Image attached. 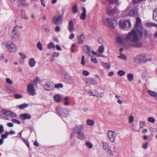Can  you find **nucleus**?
I'll list each match as a JSON object with an SVG mask.
<instances>
[{"mask_svg": "<svg viewBox=\"0 0 157 157\" xmlns=\"http://www.w3.org/2000/svg\"><path fill=\"white\" fill-rule=\"evenodd\" d=\"M134 29L136 30V32L140 37L144 38L146 37L147 35V32L142 27L141 24V19L138 17L136 19Z\"/></svg>", "mask_w": 157, "mask_h": 157, "instance_id": "nucleus-1", "label": "nucleus"}, {"mask_svg": "<svg viewBox=\"0 0 157 157\" xmlns=\"http://www.w3.org/2000/svg\"><path fill=\"white\" fill-rule=\"evenodd\" d=\"M2 46L6 52L10 53L15 52L17 51L16 46L11 41L3 42L2 44Z\"/></svg>", "mask_w": 157, "mask_h": 157, "instance_id": "nucleus-2", "label": "nucleus"}, {"mask_svg": "<svg viewBox=\"0 0 157 157\" xmlns=\"http://www.w3.org/2000/svg\"><path fill=\"white\" fill-rule=\"evenodd\" d=\"M151 59V56L149 55L141 54L136 56L134 58V61L137 63H145Z\"/></svg>", "mask_w": 157, "mask_h": 157, "instance_id": "nucleus-3", "label": "nucleus"}, {"mask_svg": "<svg viewBox=\"0 0 157 157\" xmlns=\"http://www.w3.org/2000/svg\"><path fill=\"white\" fill-rule=\"evenodd\" d=\"M119 25L121 28L125 30L130 29L132 26L130 21L129 20H127L124 21L120 20L119 21Z\"/></svg>", "mask_w": 157, "mask_h": 157, "instance_id": "nucleus-4", "label": "nucleus"}, {"mask_svg": "<svg viewBox=\"0 0 157 157\" xmlns=\"http://www.w3.org/2000/svg\"><path fill=\"white\" fill-rule=\"evenodd\" d=\"M125 39L130 43L136 40H137L138 37L135 31L133 29H132L131 32L127 36Z\"/></svg>", "mask_w": 157, "mask_h": 157, "instance_id": "nucleus-5", "label": "nucleus"}, {"mask_svg": "<svg viewBox=\"0 0 157 157\" xmlns=\"http://www.w3.org/2000/svg\"><path fill=\"white\" fill-rule=\"evenodd\" d=\"M11 38L13 41H17L19 39L18 27L17 26H15L13 29L11 33Z\"/></svg>", "mask_w": 157, "mask_h": 157, "instance_id": "nucleus-6", "label": "nucleus"}, {"mask_svg": "<svg viewBox=\"0 0 157 157\" xmlns=\"http://www.w3.org/2000/svg\"><path fill=\"white\" fill-rule=\"evenodd\" d=\"M44 89L47 91H50L53 89L54 87L59 88V84H55L52 82H48L44 86Z\"/></svg>", "mask_w": 157, "mask_h": 157, "instance_id": "nucleus-7", "label": "nucleus"}, {"mask_svg": "<svg viewBox=\"0 0 157 157\" xmlns=\"http://www.w3.org/2000/svg\"><path fill=\"white\" fill-rule=\"evenodd\" d=\"M107 136L110 141L111 142H113L115 140L117 134L116 132L109 130L107 132Z\"/></svg>", "mask_w": 157, "mask_h": 157, "instance_id": "nucleus-8", "label": "nucleus"}, {"mask_svg": "<svg viewBox=\"0 0 157 157\" xmlns=\"http://www.w3.org/2000/svg\"><path fill=\"white\" fill-rule=\"evenodd\" d=\"M142 44L138 40H135L132 42L128 45L127 47V48H128L129 47H133L136 48H139L142 47Z\"/></svg>", "mask_w": 157, "mask_h": 157, "instance_id": "nucleus-9", "label": "nucleus"}, {"mask_svg": "<svg viewBox=\"0 0 157 157\" xmlns=\"http://www.w3.org/2000/svg\"><path fill=\"white\" fill-rule=\"evenodd\" d=\"M83 51L86 54L89 56H91V53H92V55H94L96 54V52L91 50V48L87 45H85L83 46Z\"/></svg>", "mask_w": 157, "mask_h": 157, "instance_id": "nucleus-10", "label": "nucleus"}, {"mask_svg": "<svg viewBox=\"0 0 157 157\" xmlns=\"http://www.w3.org/2000/svg\"><path fill=\"white\" fill-rule=\"evenodd\" d=\"M106 21L109 26L113 29L115 28L117 25L116 21L115 19L112 18H107Z\"/></svg>", "mask_w": 157, "mask_h": 157, "instance_id": "nucleus-11", "label": "nucleus"}, {"mask_svg": "<svg viewBox=\"0 0 157 157\" xmlns=\"http://www.w3.org/2000/svg\"><path fill=\"white\" fill-rule=\"evenodd\" d=\"M84 81L86 84L90 85H95L98 84V82L96 81V79L93 78L85 79Z\"/></svg>", "mask_w": 157, "mask_h": 157, "instance_id": "nucleus-12", "label": "nucleus"}, {"mask_svg": "<svg viewBox=\"0 0 157 157\" xmlns=\"http://www.w3.org/2000/svg\"><path fill=\"white\" fill-rule=\"evenodd\" d=\"M27 90L28 93L30 95L33 96L36 94V92L34 88L33 84H29L27 87Z\"/></svg>", "mask_w": 157, "mask_h": 157, "instance_id": "nucleus-13", "label": "nucleus"}, {"mask_svg": "<svg viewBox=\"0 0 157 157\" xmlns=\"http://www.w3.org/2000/svg\"><path fill=\"white\" fill-rule=\"evenodd\" d=\"M2 113L6 116L10 117H16V114L14 113L11 112L10 111H6L3 109L2 111Z\"/></svg>", "mask_w": 157, "mask_h": 157, "instance_id": "nucleus-14", "label": "nucleus"}, {"mask_svg": "<svg viewBox=\"0 0 157 157\" xmlns=\"http://www.w3.org/2000/svg\"><path fill=\"white\" fill-rule=\"evenodd\" d=\"M117 12L118 10L116 7H115L114 9H113L112 8L110 7H109L107 8V13L110 15H113L114 13H117Z\"/></svg>", "mask_w": 157, "mask_h": 157, "instance_id": "nucleus-15", "label": "nucleus"}, {"mask_svg": "<svg viewBox=\"0 0 157 157\" xmlns=\"http://www.w3.org/2000/svg\"><path fill=\"white\" fill-rule=\"evenodd\" d=\"M59 115L63 117H67L69 115V112L66 109H61L59 110Z\"/></svg>", "mask_w": 157, "mask_h": 157, "instance_id": "nucleus-16", "label": "nucleus"}, {"mask_svg": "<svg viewBox=\"0 0 157 157\" xmlns=\"http://www.w3.org/2000/svg\"><path fill=\"white\" fill-rule=\"evenodd\" d=\"M83 127L82 126H78L75 127L73 129L74 133L75 134L77 135L78 133L82 132Z\"/></svg>", "mask_w": 157, "mask_h": 157, "instance_id": "nucleus-17", "label": "nucleus"}, {"mask_svg": "<svg viewBox=\"0 0 157 157\" xmlns=\"http://www.w3.org/2000/svg\"><path fill=\"white\" fill-rule=\"evenodd\" d=\"M125 16H133L136 14V11L135 10L132 9L130 11H128L126 10L124 12Z\"/></svg>", "mask_w": 157, "mask_h": 157, "instance_id": "nucleus-18", "label": "nucleus"}, {"mask_svg": "<svg viewBox=\"0 0 157 157\" xmlns=\"http://www.w3.org/2000/svg\"><path fill=\"white\" fill-rule=\"evenodd\" d=\"M85 37L83 33H82L78 36V42L79 44H81L83 43L84 40H85Z\"/></svg>", "mask_w": 157, "mask_h": 157, "instance_id": "nucleus-19", "label": "nucleus"}, {"mask_svg": "<svg viewBox=\"0 0 157 157\" xmlns=\"http://www.w3.org/2000/svg\"><path fill=\"white\" fill-rule=\"evenodd\" d=\"M64 79L65 81L68 83L72 84L74 83L73 79L69 75H65L64 76Z\"/></svg>", "mask_w": 157, "mask_h": 157, "instance_id": "nucleus-20", "label": "nucleus"}, {"mask_svg": "<svg viewBox=\"0 0 157 157\" xmlns=\"http://www.w3.org/2000/svg\"><path fill=\"white\" fill-rule=\"evenodd\" d=\"M68 29L70 32H72L74 30V24L72 21L71 20L69 21Z\"/></svg>", "mask_w": 157, "mask_h": 157, "instance_id": "nucleus-21", "label": "nucleus"}, {"mask_svg": "<svg viewBox=\"0 0 157 157\" xmlns=\"http://www.w3.org/2000/svg\"><path fill=\"white\" fill-rule=\"evenodd\" d=\"M20 117L22 120L29 119L31 118V116L28 113L21 114L20 115Z\"/></svg>", "mask_w": 157, "mask_h": 157, "instance_id": "nucleus-22", "label": "nucleus"}, {"mask_svg": "<svg viewBox=\"0 0 157 157\" xmlns=\"http://www.w3.org/2000/svg\"><path fill=\"white\" fill-rule=\"evenodd\" d=\"M82 13H81L80 17V19L82 20H84L86 17V10L85 7H82Z\"/></svg>", "mask_w": 157, "mask_h": 157, "instance_id": "nucleus-23", "label": "nucleus"}, {"mask_svg": "<svg viewBox=\"0 0 157 157\" xmlns=\"http://www.w3.org/2000/svg\"><path fill=\"white\" fill-rule=\"evenodd\" d=\"M36 63V62L33 58H31L29 59V64L31 67H34Z\"/></svg>", "mask_w": 157, "mask_h": 157, "instance_id": "nucleus-24", "label": "nucleus"}, {"mask_svg": "<svg viewBox=\"0 0 157 157\" xmlns=\"http://www.w3.org/2000/svg\"><path fill=\"white\" fill-rule=\"evenodd\" d=\"M77 135V137L80 140H83L85 138V135L82 131Z\"/></svg>", "mask_w": 157, "mask_h": 157, "instance_id": "nucleus-25", "label": "nucleus"}, {"mask_svg": "<svg viewBox=\"0 0 157 157\" xmlns=\"http://www.w3.org/2000/svg\"><path fill=\"white\" fill-rule=\"evenodd\" d=\"M59 23V16H56L52 19V23L57 25Z\"/></svg>", "mask_w": 157, "mask_h": 157, "instance_id": "nucleus-26", "label": "nucleus"}, {"mask_svg": "<svg viewBox=\"0 0 157 157\" xmlns=\"http://www.w3.org/2000/svg\"><path fill=\"white\" fill-rule=\"evenodd\" d=\"M102 66L105 69H109L110 68V65L109 63H105L103 62H101Z\"/></svg>", "mask_w": 157, "mask_h": 157, "instance_id": "nucleus-27", "label": "nucleus"}, {"mask_svg": "<svg viewBox=\"0 0 157 157\" xmlns=\"http://www.w3.org/2000/svg\"><path fill=\"white\" fill-rule=\"evenodd\" d=\"M116 41L117 43L121 45H123L124 44L122 39L120 37H118L117 38Z\"/></svg>", "mask_w": 157, "mask_h": 157, "instance_id": "nucleus-28", "label": "nucleus"}, {"mask_svg": "<svg viewBox=\"0 0 157 157\" xmlns=\"http://www.w3.org/2000/svg\"><path fill=\"white\" fill-rule=\"evenodd\" d=\"M43 29L45 32L48 33L50 32V30L48 25L46 24H44L43 25Z\"/></svg>", "mask_w": 157, "mask_h": 157, "instance_id": "nucleus-29", "label": "nucleus"}, {"mask_svg": "<svg viewBox=\"0 0 157 157\" xmlns=\"http://www.w3.org/2000/svg\"><path fill=\"white\" fill-rule=\"evenodd\" d=\"M148 93L151 96L157 98V93L150 90L147 91Z\"/></svg>", "mask_w": 157, "mask_h": 157, "instance_id": "nucleus-30", "label": "nucleus"}, {"mask_svg": "<svg viewBox=\"0 0 157 157\" xmlns=\"http://www.w3.org/2000/svg\"><path fill=\"white\" fill-rule=\"evenodd\" d=\"M16 0H11V2H13ZM18 2L20 3L21 4H22L23 5L25 6H27L28 5V4L26 3L25 0H17Z\"/></svg>", "mask_w": 157, "mask_h": 157, "instance_id": "nucleus-31", "label": "nucleus"}, {"mask_svg": "<svg viewBox=\"0 0 157 157\" xmlns=\"http://www.w3.org/2000/svg\"><path fill=\"white\" fill-rule=\"evenodd\" d=\"M133 75L132 73H130L127 75V79L129 82L132 81L133 80Z\"/></svg>", "mask_w": 157, "mask_h": 157, "instance_id": "nucleus-32", "label": "nucleus"}, {"mask_svg": "<svg viewBox=\"0 0 157 157\" xmlns=\"http://www.w3.org/2000/svg\"><path fill=\"white\" fill-rule=\"evenodd\" d=\"M153 18L155 21H157V8L153 12Z\"/></svg>", "mask_w": 157, "mask_h": 157, "instance_id": "nucleus-33", "label": "nucleus"}, {"mask_svg": "<svg viewBox=\"0 0 157 157\" xmlns=\"http://www.w3.org/2000/svg\"><path fill=\"white\" fill-rule=\"evenodd\" d=\"M69 98L68 97H66L64 98V102H63V104L64 105L68 106L69 105V103L68 101Z\"/></svg>", "mask_w": 157, "mask_h": 157, "instance_id": "nucleus-34", "label": "nucleus"}, {"mask_svg": "<svg viewBox=\"0 0 157 157\" xmlns=\"http://www.w3.org/2000/svg\"><path fill=\"white\" fill-rule=\"evenodd\" d=\"M86 123L88 125L92 126L94 124V121L90 119H88L86 121Z\"/></svg>", "mask_w": 157, "mask_h": 157, "instance_id": "nucleus-35", "label": "nucleus"}, {"mask_svg": "<svg viewBox=\"0 0 157 157\" xmlns=\"http://www.w3.org/2000/svg\"><path fill=\"white\" fill-rule=\"evenodd\" d=\"M86 145L89 149H91L93 147V145L92 144L88 141L86 142Z\"/></svg>", "mask_w": 157, "mask_h": 157, "instance_id": "nucleus-36", "label": "nucleus"}, {"mask_svg": "<svg viewBox=\"0 0 157 157\" xmlns=\"http://www.w3.org/2000/svg\"><path fill=\"white\" fill-rule=\"evenodd\" d=\"M105 150L108 154L110 155H113V152L111 149L110 148V147L105 149Z\"/></svg>", "mask_w": 157, "mask_h": 157, "instance_id": "nucleus-37", "label": "nucleus"}, {"mask_svg": "<svg viewBox=\"0 0 157 157\" xmlns=\"http://www.w3.org/2000/svg\"><path fill=\"white\" fill-rule=\"evenodd\" d=\"M37 47L41 51L43 49V47L41 43L40 42H38L36 44Z\"/></svg>", "mask_w": 157, "mask_h": 157, "instance_id": "nucleus-38", "label": "nucleus"}, {"mask_svg": "<svg viewBox=\"0 0 157 157\" xmlns=\"http://www.w3.org/2000/svg\"><path fill=\"white\" fill-rule=\"evenodd\" d=\"M118 58H120L124 60H126L127 59L126 56L121 53L120 54V55L117 57Z\"/></svg>", "mask_w": 157, "mask_h": 157, "instance_id": "nucleus-39", "label": "nucleus"}, {"mask_svg": "<svg viewBox=\"0 0 157 157\" xmlns=\"http://www.w3.org/2000/svg\"><path fill=\"white\" fill-rule=\"evenodd\" d=\"M104 50V47L103 45H101L98 48V52L100 53H102Z\"/></svg>", "mask_w": 157, "mask_h": 157, "instance_id": "nucleus-40", "label": "nucleus"}, {"mask_svg": "<svg viewBox=\"0 0 157 157\" xmlns=\"http://www.w3.org/2000/svg\"><path fill=\"white\" fill-rule=\"evenodd\" d=\"M102 144L103 148L105 150L109 147L108 144L106 142H103L102 143Z\"/></svg>", "mask_w": 157, "mask_h": 157, "instance_id": "nucleus-41", "label": "nucleus"}, {"mask_svg": "<svg viewBox=\"0 0 157 157\" xmlns=\"http://www.w3.org/2000/svg\"><path fill=\"white\" fill-rule=\"evenodd\" d=\"M28 106V105L26 104H23L20 105L19 106V108L20 109H23L27 107Z\"/></svg>", "mask_w": 157, "mask_h": 157, "instance_id": "nucleus-42", "label": "nucleus"}, {"mask_svg": "<svg viewBox=\"0 0 157 157\" xmlns=\"http://www.w3.org/2000/svg\"><path fill=\"white\" fill-rule=\"evenodd\" d=\"M55 47L54 44L52 43H49L47 46V48H48L51 49L52 48H55Z\"/></svg>", "mask_w": 157, "mask_h": 157, "instance_id": "nucleus-43", "label": "nucleus"}, {"mask_svg": "<svg viewBox=\"0 0 157 157\" xmlns=\"http://www.w3.org/2000/svg\"><path fill=\"white\" fill-rule=\"evenodd\" d=\"M72 11L74 13H76L78 12V10L77 5H75L72 8Z\"/></svg>", "mask_w": 157, "mask_h": 157, "instance_id": "nucleus-44", "label": "nucleus"}, {"mask_svg": "<svg viewBox=\"0 0 157 157\" xmlns=\"http://www.w3.org/2000/svg\"><path fill=\"white\" fill-rule=\"evenodd\" d=\"M21 13L22 18L28 20V18L25 15V11L23 10H21Z\"/></svg>", "mask_w": 157, "mask_h": 157, "instance_id": "nucleus-45", "label": "nucleus"}, {"mask_svg": "<svg viewBox=\"0 0 157 157\" xmlns=\"http://www.w3.org/2000/svg\"><path fill=\"white\" fill-rule=\"evenodd\" d=\"M125 72L122 70L119 71L117 72V74L120 76H122L125 74Z\"/></svg>", "mask_w": 157, "mask_h": 157, "instance_id": "nucleus-46", "label": "nucleus"}, {"mask_svg": "<svg viewBox=\"0 0 157 157\" xmlns=\"http://www.w3.org/2000/svg\"><path fill=\"white\" fill-rule=\"evenodd\" d=\"M9 135V133L7 131H6L5 132V134H2L1 136V137H2V138L3 139H4L6 138L7 136Z\"/></svg>", "mask_w": 157, "mask_h": 157, "instance_id": "nucleus-47", "label": "nucleus"}, {"mask_svg": "<svg viewBox=\"0 0 157 157\" xmlns=\"http://www.w3.org/2000/svg\"><path fill=\"white\" fill-rule=\"evenodd\" d=\"M148 121L151 123H154L155 121V119L153 117H150L148 118Z\"/></svg>", "mask_w": 157, "mask_h": 157, "instance_id": "nucleus-48", "label": "nucleus"}, {"mask_svg": "<svg viewBox=\"0 0 157 157\" xmlns=\"http://www.w3.org/2000/svg\"><path fill=\"white\" fill-rule=\"evenodd\" d=\"M145 121H140L139 123L140 128H143L144 127V125L145 124Z\"/></svg>", "mask_w": 157, "mask_h": 157, "instance_id": "nucleus-49", "label": "nucleus"}, {"mask_svg": "<svg viewBox=\"0 0 157 157\" xmlns=\"http://www.w3.org/2000/svg\"><path fill=\"white\" fill-rule=\"evenodd\" d=\"M40 79L38 77H36L35 79L34 80V83L36 85L38 83H40Z\"/></svg>", "mask_w": 157, "mask_h": 157, "instance_id": "nucleus-50", "label": "nucleus"}, {"mask_svg": "<svg viewBox=\"0 0 157 157\" xmlns=\"http://www.w3.org/2000/svg\"><path fill=\"white\" fill-rule=\"evenodd\" d=\"M134 117L132 116H130L128 118V122L129 123H132L134 121Z\"/></svg>", "mask_w": 157, "mask_h": 157, "instance_id": "nucleus-51", "label": "nucleus"}, {"mask_svg": "<svg viewBox=\"0 0 157 157\" xmlns=\"http://www.w3.org/2000/svg\"><path fill=\"white\" fill-rule=\"evenodd\" d=\"M148 145V142H146L145 143L143 144L142 147L144 149H146L147 148Z\"/></svg>", "mask_w": 157, "mask_h": 157, "instance_id": "nucleus-52", "label": "nucleus"}, {"mask_svg": "<svg viewBox=\"0 0 157 157\" xmlns=\"http://www.w3.org/2000/svg\"><path fill=\"white\" fill-rule=\"evenodd\" d=\"M54 99L55 101L57 102H59V95L58 94H56L54 96Z\"/></svg>", "mask_w": 157, "mask_h": 157, "instance_id": "nucleus-53", "label": "nucleus"}, {"mask_svg": "<svg viewBox=\"0 0 157 157\" xmlns=\"http://www.w3.org/2000/svg\"><path fill=\"white\" fill-rule=\"evenodd\" d=\"M6 82L10 85H12L13 84V81L11 80L10 78H7L6 79Z\"/></svg>", "mask_w": 157, "mask_h": 157, "instance_id": "nucleus-54", "label": "nucleus"}, {"mask_svg": "<svg viewBox=\"0 0 157 157\" xmlns=\"http://www.w3.org/2000/svg\"><path fill=\"white\" fill-rule=\"evenodd\" d=\"M19 54L20 56L23 59H24L27 57L24 54L21 52L19 53Z\"/></svg>", "mask_w": 157, "mask_h": 157, "instance_id": "nucleus-55", "label": "nucleus"}, {"mask_svg": "<svg viewBox=\"0 0 157 157\" xmlns=\"http://www.w3.org/2000/svg\"><path fill=\"white\" fill-rule=\"evenodd\" d=\"M12 121L14 123H17L18 124H20L21 123V122L20 121L16 119H12Z\"/></svg>", "mask_w": 157, "mask_h": 157, "instance_id": "nucleus-56", "label": "nucleus"}, {"mask_svg": "<svg viewBox=\"0 0 157 157\" xmlns=\"http://www.w3.org/2000/svg\"><path fill=\"white\" fill-rule=\"evenodd\" d=\"M15 98L16 99H19L22 98V96L20 94H16L14 95Z\"/></svg>", "mask_w": 157, "mask_h": 157, "instance_id": "nucleus-57", "label": "nucleus"}, {"mask_svg": "<svg viewBox=\"0 0 157 157\" xmlns=\"http://www.w3.org/2000/svg\"><path fill=\"white\" fill-rule=\"evenodd\" d=\"M4 131V127L3 125L0 124V134L2 133Z\"/></svg>", "mask_w": 157, "mask_h": 157, "instance_id": "nucleus-58", "label": "nucleus"}, {"mask_svg": "<svg viewBox=\"0 0 157 157\" xmlns=\"http://www.w3.org/2000/svg\"><path fill=\"white\" fill-rule=\"evenodd\" d=\"M81 63L82 65H84L85 64V57L84 56H82V59Z\"/></svg>", "mask_w": 157, "mask_h": 157, "instance_id": "nucleus-59", "label": "nucleus"}, {"mask_svg": "<svg viewBox=\"0 0 157 157\" xmlns=\"http://www.w3.org/2000/svg\"><path fill=\"white\" fill-rule=\"evenodd\" d=\"M91 60L92 62L95 63H98V61L95 58H92Z\"/></svg>", "mask_w": 157, "mask_h": 157, "instance_id": "nucleus-60", "label": "nucleus"}, {"mask_svg": "<svg viewBox=\"0 0 157 157\" xmlns=\"http://www.w3.org/2000/svg\"><path fill=\"white\" fill-rule=\"evenodd\" d=\"M117 1V0H108L109 2L111 4L116 2Z\"/></svg>", "mask_w": 157, "mask_h": 157, "instance_id": "nucleus-61", "label": "nucleus"}, {"mask_svg": "<svg viewBox=\"0 0 157 157\" xmlns=\"http://www.w3.org/2000/svg\"><path fill=\"white\" fill-rule=\"evenodd\" d=\"M59 56V53L58 52H54L52 54V56L54 57H57Z\"/></svg>", "mask_w": 157, "mask_h": 157, "instance_id": "nucleus-62", "label": "nucleus"}, {"mask_svg": "<svg viewBox=\"0 0 157 157\" xmlns=\"http://www.w3.org/2000/svg\"><path fill=\"white\" fill-rule=\"evenodd\" d=\"M83 74L86 76H88L89 74V73L87 71H83L82 72Z\"/></svg>", "mask_w": 157, "mask_h": 157, "instance_id": "nucleus-63", "label": "nucleus"}, {"mask_svg": "<svg viewBox=\"0 0 157 157\" xmlns=\"http://www.w3.org/2000/svg\"><path fill=\"white\" fill-rule=\"evenodd\" d=\"M23 141L25 143V144L28 147H29V144L28 142L26 140L23 139Z\"/></svg>", "mask_w": 157, "mask_h": 157, "instance_id": "nucleus-64", "label": "nucleus"}]
</instances>
